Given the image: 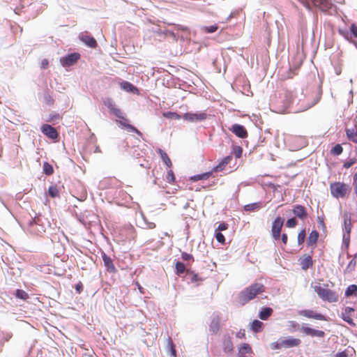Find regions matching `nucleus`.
<instances>
[{"label":"nucleus","instance_id":"42","mask_svg":"<svg viewBox=\"0 0 357 357\" xmlns=\"http://www.w3.org/2000/svg\"><path fill=\"white\" fill-rule=\"evenodd\" d=\"M48 194L52 198L59 197V190L57 186L56 185H50L48 188Z\"/></svg>","mask_w":357,"mask_h":357},{"label":"nucleus","instance_id":"23","mask_svg":"<svg viewBox=\"0 0 357 357\" xmlns=\"http://www.w3.org/2000/svg\"><path fill=\"white\" fill-rule=\"evenodd\" d=\"M222 349L225 353H230L234 349L233 343L229 335H225L223 337Z\"/></svg>","mask_w":357,"mask_h":357},{"label":"nucleus","instance_id":"26","mask_svg":"<svg viewBox=\"0 0 357 357\" xmlns=\"http://www.w3.org/2000/svg\"><path fill=\"white\" fill-rule=\"evenodd\" d=\"M284 106L289 108L294 102V94L292 91H286L284 93Z\"/></svg>","mask_w":357,"mask_h":357},{"label":"nucleus","instance_id":"61","mask_svg":"<svg viewBox=\"0 0 357 357\" xmlns=\"http://www.w3.org/2000/svg\"><path fill=\"white\" fill-rule=\"evenodd\" d=\"M231 160H232V156L227 155V156L223 158L220 162L225 167L227 164H229L231 162Z\"/></svg>","mask_w":357,"mask_h":357},{"label":"nucleus","instance_id":"27","mask_svg":"<svg viewBox=\"0 0 357 357\" xmlns=\"http://www.w3.org/2000/svg\"><path fill=\"white\" fill-rule=\"evenodd\" d=\"M345 133L349 141L357 143V127L356 126L351 128H346Z\"/></svg>","mask_w":357,"mask_h":357},{"label":"nucleus","instance_id":"35","mask_svg":"<svg viewBox=\"0 0 357 357\" xmlns=\"http://www.w3.org/2000/svg\"><path fill=\"white\" fill-rule=\"evenodd\" d=\"M212 172H213V171H210V172H204L202 174H196V175L192 176L190 178V181H192L193 182L198 181L200 180H206L212 174Z\"/></svg>","mask_w":357,"mask_h":357},{"label":"nucleus","instance_id":"47","mask_svg":"<svg viewBox=\"0 0 357 357\" xmlns=\"http://www.w3.org/2000/svg\"><path fill=\"white\" fill-rule=\"evenodd\" d=\"M252 351V349L250 346L248 344H243L240 348H239V354L241 355H244L248 353H250Z\"/></svg>","mask_w":357,"mask_h":357},{"label":"nucleus","instance_id":"21","mask_svg":"<svg viewBox=\"0 0 357 357\" xmlns=\"http://www.w3.org/2000/svg\"><path fill=\"white\" fill-rule=\"evenodd\" d=\"M121 88L126 92L132 93L133 94H139L138 88L128 81H122L121 82Z\"/></svg>","mask_w":357,"mask_h":357},{"label":"nucleus","instance_id":"57","mask_svg":"<svg viewBox=\"0 0 357 357\" xmlns=\"http://www.w3.org/2000/svg\"><path fill=\"white\" fill-rule=\"evenodd\" d=\"M166 180L168 183H172L174 182L175 181V177H174V172L172 169H170L167 174V176H166Z\"/></svg>","mask_w":357,"mask_h":357},{"label":"nucleus","instance_id":"39","mask_svg":"<svg viewBox=\"0 0 357 357\" xmlns=\"http://www.w3.org/2000/svg\"><path fill=\"white\" fill-rule=\"evenodd\" d=\"M261 206V202H254L248 204L244 206V210L246 211H254L257 209L260 208Z\"/></svg>","mask_w":357,"mask_h":357},{"label":"nucleus","instance_id":"30","mask_svg":"<svg viewBox=\"0 0 357 357\" xmlns=\"http://www.w3.org/2000/svg\"><path fill=\"white\" fill-rule=\"evenodd\" d=\"M331 63L333 66L335 74L340 75L342 73V61L340 59V56H337V58L334 56L331 61Z\"/></svg>","mask_w":357,"mask_h":357},{"label":"nucleus","instance_id":"63","mask_svg":"<svg viewBox=\"0 0 357 357\" xmlns=\"http://www.w3.org/2000/svg\"><path fill=\"white\" fill-rule=\"evenodd\" d=\"M350 31L353 36L357 38V26L355 24L351 25Z\"/></svg>","mask_w":357,"mask_h":357},{"label":"nucleus","instance_id":"11","mask_svg":"<svg viewBox=\"0 0 357 357\" xmlns=\"http://www.w3.org/2000/svg\"><path fill=\"white\" fill-rule=\"evenodd\" d=\"M229 130L231 131L236 137L239 138L245 139L248 137L247 130L241 124H233L229 128Z\"/></svg>","mask_w":357,"mask_h":357},{"label":"nucleus","instance_id":"56","mask_svg":"<svg viewBox=\"0 0 357 357\" xmlns=\"http://www.w3.org/2000/svg\"><path fill=\"white\" fill-rule=\"evenodd\" d=\"M15 296L22 300H26L29 298L26 291H15Z\"/></svg>","mask_w":357,"mask_h":357},{"label":"nucleus","instance_id":"33","mask_svg":"<svg viewBox=\"0 0 357 357\" xmlns=\"http://www.w3.org/2000/svg\"><path fill=\"white\" fill-rule=\"evenodd\" d=\"M219 26L218 24H214L210 26H199V30L204 33H213L216 32Z\"/></svg>","mask_w":357,"mask_h":357},{"label":"nucleus","instance_id":"64","mask_svg":"<svg viewBox=\"0 0 357 357\" xmlns=\"http://www.w3.org/2000/svg\"><path fill=\"white\" fill-rule=\"evenodd\" d=\"M354 192L357 197V172L355 173L354 176Z\"/></svg>","mask_w":357,"mask_h":357},{"label":"nucleus","instance_id":"54","mask_svg":"<svg viewBox=\"0 0 357 357\" xmlns=\"http://www.w3.org/2000/svg\"><path fill=\"white\" fill-rule=\"evenodd\" d=\"M60 118L61 117H60L59 114H58L56 112H52L50 114L47 121H51V122L58 121L60 119Z\"/></svg>","mask_w":357,"mask_h":357},{"label":"nucleus","instance_id":"13","mask_svg":"<svg viewBox=\"0 0 357 357\" xmlns=\"http://www.w3.org/2000/svg\"><path fill=\"white\" fill-rule=\"evenodd\" d=\"M40 130L41 132L50 139H55L59 137V133L56 128L51 125L43 124Z\"/></svg>","mask_w":357,"mask_h":357},{"label":"nucleus","instance_id":"1","mask_svg":"<svg viewBox=\"0 0 357 357\" xmlns=\"http://www.w3.org/2000/svg\"><path fill=\"white\" fill-rule=\"evenodd\" d=\"M50 226V223L47 218L38 214L29 221L27 231L31 234L40 236L45 232L47 227Z\"/></svg>","mask_w":357,"mask_h":357},{"label":"nucleus","instance_id":"55","mask_svg":"<svg viewBox=\"0 0 357 357\" xmlns=\"http://www.w3.org/2000/svg\"><path fill=\"white\" fill-rule=\"evenodd\" d=\"M270 347L273 350L282 349V345L281 344V339L280 338V339H278V341H276L275 342H272L270 344Z\"/></svg>","mask_w":357,"mask_h":357},{"label":"nucleus","instance_id":"48","mask_svg":"<svg viewBox=\"0 0 357 357\" xmlns=\"http://www.w3.org/2000/svg\"><path fill=\"white\" fill-rule=\"evenodd\" d=\"M305 236H306L305 229H303L301 230L300 232L298 234V236H297L298 245H300L303 243Z\"/></svg>","mask_w":357,"mask_h":357},{"label":"nucleus","instance_id":"43","mask_svg":"<svg viewBox=\"0 0 357 357\" xmlns=\"http://www.w3.org/2000/svg\"><path fill=\"white\" fill-rule=\"evenodd\" d=\"M263 326V323L259 320H255L252 321L251 328L254 332H259Z\"/></svg>","mask_w":357,"mask_h":357},{"label":"nucleus","instance_id":"53","mask_svg":"<svg viewBox=\"0 0 357 357\" xmlns=\"http://www.w3.org/2000/svg\"><path fill=\"white\" fill-rule=\"evenodd\" d=\"M181 259L183 261H194V260H195L194 259V257L192 256V255L188 254V253H187L185 252H181Z\"/></svg>","mask_w":357,"mask_h":357},{"label":"nucleus","instance_id":"41","mask_svg":"<svg viewBox=\"0 0 357 357\" xmlns=\"http://www.w3.org/2000/svg\"><path fill=\"white\" fill-rule=\"evenodd\" d=\"M43 172L45 174L50 176L53 174L54 169L51 164L47 162H44L43 165Z\"/></svg>","mask_w":357,"mask_h":357},{"label":"nucleus","instance_id":"62","mask_svg":"<svg viewBox=\"0 0 357 357\" xmlns=\"http://www.w3.org/2000/svg\"><path fill=\"white\" fill-rule=\"evenodd\" d=\"M227 228H228V224L227 223H226V222H221L218 225V228L215 230L221 232L222 231L226 230Z\"/></svg>","mask_w":357,"mask_h":357},{"label":"nucleus","instance_id":"52","mask_svg":"<svg viewBox=\"0 0 357 357\" xmlns=\"http://www.w3.org/2000/svg\"><path fill=\"white\" fill-rule=\"evenodd\" d=\"M215 236L218 242L225 244V236L220 231L215 230Z\"/></svg>","mask_w":357,"mask_h":357},{"label":"nucleus","instance_id":"38","mask_svg":"<svg viewBox=\"0 0 357 357\" xmlns=\"http://www.w3.org/2000/svg\"><path fill=\"white\" fill-rule=\"evenodd\" d=\"M210 331L213 333H217L219 331V319L218 317H215L211 320L210 324Z\"/></svg>","mask_w":357,"mask_h":357},{"label":"nucleus","instance_id":"20","mask_svg":"<svg viewBox=\"0 0 357 357\" xmlns=\"http://www.w3.org/2000/svg\"><path fill=\"white\" fill-rule=\"evenodd\" d=\"M354 312V309L351 307H345L344 310L342 312V319L347 322L350 326H354L355 324L351 318V314Z\"/></svg>","mask_w":357,"mask_h":357},{"label":"nucleus","instance_id":"32","mask_svg":"<svg viewBox=\"0 0 357 357\" xmlns=\"http://www.w3.org/2000/svg\"><path fill=\"white\" fill-rule=\"evenodd\" d=\"M301 267L303 270H307L312 266L313 261L310 255L306 256L300 261Z\"/></svg>","mask_w":357,"mask_h":357},{"label":"nucleus","instance_id":"4","mask_svg":"<svg viewBox=\"0 0 357 357\" xmlns=\"http://www.w3.org/2000/svg\"><path fill=\"white\" fill-rule=\"evenodd\" d=\"M284 219L278 216L272 223L271 235L274 240L278 241L280 238V232L284 225Z\"/></svg>","mask_w":357,"mask_h":357},{"label":"nucleus","instance_id":"37","mask_svg":"<svg viewBox=\"0 0 357 357\" xmlns=\"http://www.w3.org/2000/svg\"><path fill=\"white\" fill-rule=\"evenodd\" d=\"M273 310L271 307H264L259 312V317L262 320H266L272 314Z\"/></svg>","mask_w":357,"mask_h":357},{"label":"nucleus","instance_id":"60","mask_svg":"<svg viewBox=\"0 0 357 357\" xmlns=\"http://www.w3.org/2000/svg\"><path fill=\"white\" fill-rule=\"evenodd\" d=\"M162 33L166 36V37H169V36H171L174 39H176V34L174 33V31H171V30H168V29H165L162 31Z\"/></svg>","mask_w":357,"mask_h":357},{"label":"nucleus","instance_id":"6","mask_svg":"<svg viewBox=\"0 0 357 357\" xmlns=\"http://www.w3.org/2000/svg\"><path fill=\"white\" fill-rule=\"evenodd\" d=\"M104 105L108 108L112 114L117 118L123 119V121H128V119L125 118L123 112L116 107V104L112 98H106L104 100Z\"/></svg>","mask_w":357,"mask_h":357},{"label":"nucleus","instance_id":"17","mask_svg":"<svg viewBox=\"0 0 357 357\" xmlns=\"http://www.w3.org/2000/svg\"><path fill=\"white\" fill-rule=\"evenodd\" d=\"M298 314L306 317L307 318H312L317 320H326L324 315L317 313L311 310H303L298 312Z\"/></svg>","mask_w":357,"mask_h":357},{"label":"nucleus","instance_id":"19","mask_svg":"<svg viewBox=\"0 0 357 357\" xmlns=\"http://www.w3.org/2000/svg\"><path fill=\"white\" fill-rule=\"evenodd\" d=\"M301 331L306 335H310L312 337H323L325 335V333L324 331L311 328L310 327L306 326L305 325L302 326Z\"/></svg>","mask_w":357,"mask_h":357},{"label":"nucleus","instance_id":"3","mask_svg":"<svg viewBox=\"0 0 357 357\" xmlns=\"http://www.w3.org/2000/svg\"><path fill=\"white\" fill-rule=\"evenodd\" d=\"M331 193L336 198H343L348 191V185L344 183L335 182L331 184Z\"/></svg>","mask_w":357,"mask_h":357},{"label":"nucleus","instance_id":"18","mask_svg":"<svg viewBox=\"0 0 357 357\" xmlns=\"http://www.w3.org/2000/svg\"><path fill=\"white\" fill-rule=\"evenodd\" d=\"M184 278L188 281V282L195 284L196 286H197L199 283L203 280V279L197 273H195L192 270H188L186 275H184Z\"/></svg>","mask_w":357,"mask_h":357},{"label":"nucleus","instance_id":"29","mask_svg":"<svg viewBox=\"0 0 357 357\" xmlns=\"http://www.w3.org/2000/svg\"><path fill=\"white\" fill-rule=\"evenodd\" d=\"M322 95V89L321 86H318L317 89V91L315 92L314 96L313 97L312 101L311 102L307 103L305 109H310V107H313L316 104H317Z\"/></svg>","mask_w":357,"mask_h":357},{"label":"nucleus","instance_id":"7","mask_svg":"<svg viewBox=\"0 0 357 357\" xmlns=\"http://www.w3.org/2000/svg\"><path fill=\"white\" fill-rule=\"evenodd\" d=\"M80 54L78 52H73L62 56L60 59L61 64L63 67H69L75 64L80 59Z\"/></svg>","mask_w":357,"mask_h":357},{"label":"nucleus","instance_id":"49","mask_svg":"<svg viewBox=\"0 0 357 357\" xmlns=\"http://www.w3.org/2000/svg\"><path fill=\"white\" fill-rule=\"evenodd\" d=\"M297 224H298V220H296V217L289 218L286 221V223H285L286 227L288 228H293V227H296L297 225Z\"/></svg>","mask_w":357,"mask_h":357},{"label":"nucleus","instance_id":"51","mask_svg":"<svg viewBox=\"0 0 357 357\" xmlns=\"http://www.w3.org/2000/svg\"><path fill=\"white\" fill-rule=\"evenodd\" d=\"M232 153L236 158H240L242 156L243 149L239 146H235L233 147Z\"/></svg>","mask_w":357,"mask_h":357},{"label":"nucleus","instance_id":"9","mask_svg":"<svg viewBox=\"0 0 357 357\" xmlns=\"http://www.w3.org/2000/svg\"><path fill=\"white\" fill-rule=\"evenodd\" d=\"M101 257L105 271L109 273H116L117 270L114 264L112 259L104 252H102Z\"/></svg>","mask_w":357,"mask_h":357},{"label":"nucleus","instance_id":"14","mask_svg":"<svg viewBox=\"0 0 357 357\" xmlns=\"http://www.w3.org/2000/svg\"><path fill=\"white\" fill-rule=\"evenodd\" d=\"M79 39L90 48H96L98 46L96 40L86 33H81L79 35Z\"/></svg>","mask_w":357,"mask_h":357},{"label":"nucleus","instance_id":"28","mask_svg":"<svg viewBox=\"0 0 357 357\" xmlns=\"http://www.w3.org/2000/svg\"><path fill=\"white\" fill-rule=\"evenodd\" d=\"M127 121H117V122L122 126L126 128L128 132H135L136 133L139 137H142L143 135L142 133L134 126L129 124L126 122Z\"/></svg>","mask_w":357,"mask_h":357},{"label":"nucleus","instance_id":"16","mask_svg":"<svg viewBox=\"0 0 357 357\" xmlns=\"http://www.w3.org/2000/svg\"><path fill=\"white\" fill-rule=\"evenodd\" d=\"M259 291H241L238 296V302L241 305H244L249 301L253 299Z\"/></svg>","mask_w":357,"mask_h":357},{"label":"nucleus","instance_id":"46","mask_svg":"<svg viewBox=\"0 0 357 357\" xmlns=\"http://www.w3.org/2000/svg\"><path fill=\"white\" fill-rule=\"evenodd\" d=\"M126 231H127L128 238L129 239H135V237H136L135 229L134 228V227L132 225H130L127 227Z\"/></svg>","mask_w":357,"mask_h":357},{"label":"nucleus","instance_id":"45","mask_svg":"<svg viewBox=\"0 0 357 357\" xmlns=\"http://www.w3.org/2000/svg\"><path fill=\"white\" fill-rule=\"evenodd\" d=\"M65 237L64 234L61 231L59 234H50V238L52 243H55L61 241V238Z\"/></svg>","mask_w":357,"mask_h":357},{"label":"nucleus","instance_id":"2","mask_svg":"<svg viewBox=\"0 0 357 357\" xmlns=\"http://www.w3.org/2000/svg\"><path fill=\"white\" fill-rule=\"evenodd\" d=\"M308 10H311L312 4L323 11H329L333 7L331 0H298Z\"/></svg>","mask_w":357,"mask_h":357},{"label":"nucleus","instance_id":"5","mask_svg":"<svg viewBox=\"0 0 357 357\" xmlns=\"http://www.w3.org/2000/svg\"><path fill=\"white\" fill-rule=\"evenodd\" d=\"M104 105L108 108L112 114L117 118L123 119V121H128V119L125 118L123 112L116 107V104L112 98H106L104 100Z\"/></svg>","mask_w":357,"mask_h":357},{"label":"nucleus","instance_id":"40","mask_svg":"<svg viewBox=\"0 0 357 357\" xmlns=\"http://www.w3.org/2000/svg\"><path fill=\"white\" fill-rule=\"evenodd\" d=\"M162 115L164 117L169 119L178 120L182 118L180 114L175 112H163Z\"/></svg>","mask_w":357,"mask_h":357},{"label":"nucleus","instance_id":"34","mask_svg":"<svg viewBox=\"0 0 357 357\" xmlns=\"http://www.w3.org/2000/svg\"><path fill=\"white\" fill-rule=\"evenodd\" d=\"M351 230V217L347 214H344V234H350Z\"/></svg>","mask_w":357,"mask_h":357},{"label":"nucleus","instance_id":"59","mask_svg":"<svg viewBox=\"0 0 357 357\" xmlns=\"http://www.w3.org/2000/svg\"><path fill=\"white\" fill-rule=\"evenodd\" d=\"M356 162V159L355 158H350L348 161H346L343 164V167L348 169L351 167Z\"/></svg>","mask_w":357,"mask_h":357},{"label":"nucleus","instance_id":"8","mask_svg":"<svg viewBox=\"0 0 357 357\" xmlns=\"http://www.w3.org/2000/svg\"><path fill=\"white\" fill-rule=\"evenodd\" d=\"M182 118L189 122H201L206 119L207 114L204 112L199 113L186 112L183 114Z\"/></svg>","mask_w":357,"mask_h":357},{"label":"nucleus","instance_id":"10","mask_svg":"<svg viewBox=\"0 0 357 357\" xmlns=\"http://www.w3.org/2000/svg\"><path fill=\"white\" fill-rule=\"evenodd\" d=\"M291 211L296 218L301 220H305L308 217L307 208L303 205L296 204L293 206Z\"/></svg>","mask_w":357,"mask_h":357},{"label":"nucleus","instance_id":"15","mask_svg":"<svg viewBox=\"0 0 357 357\" xmlns=\"http://www.w3.org/2000/svg\"><path fill=\"white\" fill-rule=\"evenodd\" d=\"M280 339L282 348L285 349L298 347L301 342V340L292 337H281Z\"/></svg>","mask_w":357,"mask_h":357},{"label":"nucleus","instance_id":"50","mask_svg":"<svg viewBox=\"0 0 357 357\" xmlns=\"http://www.w3.org/2000/svg\"><path fill=\"white\" fill-rule=\"evenodd\" d=\"M44 100L48 105H52L54 102V100L47 91L44 93Z\"/></svg>","mask_w":357,"mask_h":357},{"label":"nucleus","instance_id":"12","mask_svg":"<svg viewBox=\"0 0 357 357\" xmlns=\"http://www.w3.org/2000/svg\"><path fill=\"white\" fill-rule=\"evenodd\" d=\"M317 294L318 296L324 301L333 303L338 301V295L336 291H317Z\"/></svg>","mask_w":357,"mask_h":357},{"label":"nucleus","instance_id":"31","mask_svg":"<svg viewBox=\"0 0 357 357\" xmlns=\"http://www.w3.org/2000/svg\"><path fill=\"white\" fill-rule=\"evenodd\" d=\"M156 152L160 155L161 160L162 162L168 167H170L172 166V161L169 158L167 153L162 149L158 148L156 149Z\"/></svg>","mask_w":357,"mask_h":357},{"label":"nucleus","instance_id":"22","mask_svg":"<svg viewBox=\"0 0 357 357\" xmlns=\"http://www.w3.org/2000/svg\"><path fill=\"white\" fill-rule=\"evenodd\" d=\"M13 200V195L6 192H0V203L8 211H10L8 204Z\"/></svg>","mask_w":357,"mask_h":357},{"label":"nucleus","instance_id":"58","mask_svg":"<svg viewBox=\"0 0 357 357\" xmlns=\"http://www.w3.org/2000/svg\"><path fill=\"white\" fill-rule=\"evenodd\" d=\"M350 243V234H343L342 236V243L344 245L346 248H348Z\"/></svg>","mask_w":357,"mask_h":357},{"label":"nucleus","instance_id":"36","mask_svg":"<svg viewBox=\"0 0 357 357\" xmlns=\"http://www.w3.org/2000/svg\"><path fill=\"white\" fill-rule=\"evenodd\" d=\"M244 290H265L262 279L257 280L255 282L246 287Z\"/></svg>","mask_w":357,"mask_h":357},{"label":"nucleus","instance_id":"44","mask_svg":"<svg viewBox=\"0 0 357 357\" xmlns=\"http://www.w3.org/2000/svg\"><path fill=\"white\" fill-rule=\"evenodd\" d=\"M343 151V148L340 144H335L331 150V154L334 155H340Z\"/></svg>","mask_w":357,"mask_h":357},{"label":"nucleus","instance_id":"25","mask_svg":"<svg viewBox=\"0 0 357 357\" xmlns=\"http://www.w3.org/2000/svg\"><path fill=\"white\" fill-rule=\"evenodd\" d=\"M319 236V234L317 230H312L307 239V245L308 246H313V248H315Z\"/></svg>","mask_w":357,"mask_h":357},{"label":"nucleus","instance_id":"24","mask_svg":"<svg viewBox=\"0 0 357 357\" xmlns=\"http://www.w3.org/2000/svg\"><path fill=\"white\" fill-rule=\"evenodd\" d=\"M189 269L186 268L185 264L180 261H175V274L178 276L186 275Z\"/></svg>","mask_w":357,"mask_h":357}]
</instances>
